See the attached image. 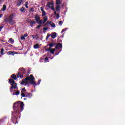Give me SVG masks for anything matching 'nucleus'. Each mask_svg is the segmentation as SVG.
<instances>
[{
    "instance_id": "obj_4",
    "label": "nucleus",
    "mask_w": 125,
    "mask_h": 125,
    "mask_svg": "<svg viewBox=\"0 0 125 125\" xmlns=\"http://www.w3.org/2000/svg\"><path fill=\"white\" fill-rule=\"evenodd\" d=\"M8 22L10 25H14L15 22L13 21V15H10L9 17Z\"/></svg>"
},
{
    "instance_id": "obj_5",
    "label": "nucleus",
    "mask_w": 125,
    "mask_h": 125,
    "mask_svg": "<svg viewBox=\"0 0 125 125\" xmlns=\"http://www.w3.org/2000/svg\"><path fill=\"white\" fill-rule=\"evenodd\" d=\"M40 10L42 12V16H44L45 15H46V13L45 12V11H44V7H41L40 8Z\"/></svg>"
},
{
    "instance_id": "obj_23",
    "label": "nucleus",
    "mask_w": 125,
    "mask_h": 125,
    "mask_svg": "<svg viewBox=\"0 0 125 125\" xmlns=\"http://www.w3.org/2000/svg\"><path fill=\"white\" fill-rule=\"evenodd\" d=\"M2 10L3 11H5V10H6V5H4L3 6V8H2Z\"/></svg>"
},
{
    "instance_id": "obj_32",
    "label": "nucleus",
    "mask_w": 125,
    "mask_h": 125,
    "mask_svg": "<svg viewBox=\"0 0 125 125\" xmlns=\"http://www.w3.org/2000/svg\"><path fill=\"white\" fill-rule=\"evenodd\" d=\"M29 4V3L28 2H26V3H25V7H26V8H29V7H28V4Z\"/></svg>"
},
{
    "instance_id": "obj_37",
    "label": "nucleus",
    "mask_w": 125,
    "mask_h": 125,
    "mask_svg": "<svg viewBox=\"0 0 125 125\" xmlns=\"http://www.w3.org/2000/svg\"><path fill=\"white\" fill-rule=\"evenodd\" d=\"M50 34H48L46 37V40H47V39H48L50 37Z\"/></svg>"
},
{
    "instance_id": "obj_31",
    "label": "nucleus",
    "mask_w": 125,
    "mask_h": 125,
    "mask_svg": "<svg viewBox=\"0 0 125 125\" xmlns=\"http://www.w3.org/2000/svg\"><path fill=\"white\" fill-rule=\"evenodd\" d=\"M49 46L50 47H53L54 46V43H51L49 45Z\"/></svg>"
},
{
    "instance_id": "obj_24",
    "label": "nucleus",
    "mask_w": 125,
    "mask_h": 125,
    "mask_svg": "<svg viewBox=\"0 0 125 125\" xmlns=\"http://www.w3.org/2000/svg\"><path fill=\"white\" fill-rule=\"evenodd\" d=\"M54 51H55V49H52L50 51V52L52 54H54Z\"/></svg>"
},
{
    "instance_id": "obj_7",
    "label": "nucleus",
    "mask_w": 125,
    "mask_h": 125,
    "mask_svg": "<svg viewBox=\"0 0 125 125\" xmlns=\"http://www.w3.org/2000/svg\"><path fill=\"white\" fill-rule=\"evenodd\" d=\"M8 55H14V54H17V52L9 51L7 53Z\"/></svg>"
},
{
    "instance_id": "obj_20",
    "label": "nucleus",
    "mask_w": 125,
    "mask_h": 125,
    "mask_svg": "<svg viewBox=\"0 0 125 125\" xmlns=\"http://www.w3.org/2000/svg\"><path fill=\"white\" fill-rule=\"evenodd\" d=\"M20 92L19 91H16L15 93L13 94V95H19Z\"/></svg>"
},
{
    "instance_id": "obj_49",
    "label": "nucleus",
    "mask_w": 125,
    "mask_h": 125,
    "mask_svg": "<svg viewBox=\"0 0 125 125\" xmlns=\"http://www.w3.org/2000/svg\"><path fill=\"white\" fill-rule=\"evenodd\" d=\"M24 100H26V98H24Z\"/></svg>"
},
{
    "instance_id": "obj_2",
    "label": "nucleus",
    "mask_w": 125,
    "mask_h": 125,
    "mask_svg": "<svg viewBox=\"0 0 125 125\" xmlns=\"http://www.w3.org/2000/svg\"><path fill=\"white\" fill-rule=\"evenodd\" d=\"M13 109L17 113H21L24 110V103L20 101L16 102L14 104Z\"/></svg>"
},
{
    "instance_id": "obj_45",
    "label": "nucleus",
    "mask_w": 125,
    "mask_h": 125,
    "mask_svg": "<svg viewBox=\"0 0 125 125\" xmlns=\"http://www.w3.org/2000/svg\"><path fill=\"white\" fill-rule=\"evenodd\" d=\"M54 12V15H56L57 14H56V12L55 11Z\"/></svg>"
},
{
    "instance_id": "obj_28",
    "label": "nucleus",
    "mask_w": 125,
    "mask_h": 125,
    "mask_svg": "<svg viewBox=\"0 0 125 125\" xmlns=\"http://www.w3.org/2000/svg\"><path fill=\"white\" fill-rule=\"evenodd\" d=\"M62 24H63V22L62 21H60L59 22V25L60 26H62Z\"/></svg>"
},
{
    "instance_id": "obj_9",
    "label": "nucleus",
    "mask_w": 125,
    "mask_h": 125,
    "mask_svg": "<svg viewBox=\"0 0 125 125\" xmlns=\"http://www.w3.org/2000/svg\"><path fill=\"white\" fill-rule=\"evenodd\" d=\"M36 23H37V24H42V23H43V20L42 19H41V20H40L38 21H36Z\"/></svg>"
},
{
    "instance_id": "obj_17",
    "label": "nucleus",
    "mask_w": 125,
    "mask_h": 125,
    "mask_svg": "<svg viewBox=\"0 0 125 125\" xmlns=\"http://www.w3.org/2000/svg\"><path fill=\"white\" fill-rule=\"evenodd\" d=\"M9 42L10 43H12V44L14 43V40L12 39V38H10Z\"/></svg>"
},
{
    "instance_id": "obj_44",
    "label": "nucleus",
    "mask_w": 125,
    "mask_h": 125,
    "mask_svg": "<svg viewBox=\"0 0 125 125\" xmlns=\"http://www.w3.org/2000/svg\"><path fill=\"white\" fill-rule=\"evenodd\" d=\"M2 29V27H0V31H1Z\"/></svg>"
},
{
    "instance_id": "obj_36",
    "label": "nucleus",
    "mask_w": 125,
    "mask_h": 125,
    "mask_svg": "<svg viewBox=\"0 0 125 125\" xmlns=\"http://www.w3.org/2000/svg\"><path fill=\"white\" fill-rule=\"evenodd\" d=\"M21 90L22 91H23V92H24V91H27V90H26V89H25V88H21Z\"/></svg>"
},
{
    "instance_id": "obj_8",
    "label": "nucleus",
    "mask_w": 125,
    "mask_h": 125,
    "mask_svg": "<svg viewBox=\"0 0 125 125\" xmlns=\"http://www.w3.org/2000/svg\"><path fill=\"white\" fill-rule=\"evenodd\" d=\"M43 24H44L46 22V21H47V16H45L44 17V18H43Z\"/></svg>"
},
{
    "instance_id": "obj_48",
    "label": "nucleus",
    "mask_w": 125,
    "mask_h": 125,
    "mask_svg": "<svg viewBox=\"0 0 125 125\" xmlns=\"http://www.w3.org/2000/svg\"><path fill=\"white\" fill-rule=\"evenodd\" d=\"M1 1V0H0V2Z\"/></svg>"
},
{
    "instance_id": "obj_39",
    "label": "nucleus",
    "mask_w": 125,
    "mask_h": 125,
    "mask_svg": "<svg viewBox=\"0 0 125 125\" xmlns=\"http://www.w3.org/2000/svg\"><path fill=\"white\" fill-rule=\"evenodd\" d=\"M40 27H42L41 25H38V26L36 27V29H39V28H40Z\"/></svg>"
},
{
    "instance_id": "obj_14",
    "label": "nucleus",
    "mask_w": 125,
    "mask_h": 125,
    "mask_svg": "<svg viewBox=\"0 0 125 125\" xmlns=\"http://www.w3.org/2000/svg\"><path fill=\"white\" fill-rule=\"evenodd\" d=\"M25 94L26 97H32V94L30 93H26Z\"/></svg>"
},
{
    "instance_id": "obj_38",
    "label": "nucleus",
    "mask_w": 125,
    "mask_h": 125,
    "mask_svg": "<svg viewBox=\"0 0 125 125\" xmlns=\"http://www.w3.org/2000/svg\"><path fill=\"white\" fill-rule=\"evenodd\" d=\"M23 36L25 38H26V37H28V34L25 33Z\"/></svg>"
},
{
    "instance_id": "obj_42",
    "label": "nucleus",
    "mask_w": 125,
    "mask_h": 125,
    "mask_svg": "<svg viewBox=\"0 0 125 125\" xmlns=\"http://www.w3.org/2000/svg\"><path fill=\"white\" fill-rule=\"evenodd\" d=\"M3 16V14H0V18H1V17H2Z\"/></svg>"
},
{
    "instance_id": "obj_43",
    "label": "nucleus",
    "mask_w": 125,
    "mask_h": 125,
    "mask_svg": "<svg viewBox=\"0 0 125 125\" xmlns=\"http://www.w3.org/2000/svg\"><path fill=\"white\" fill-rule=\"evenodd\" d=\"M19 1H21L22 2H23V1H24L23 0H18Z\"/></svg>"
},
{
    "instance_id": "obj_41",
    "label": "nucleus",
    "mask_w": 125,
    "mask_h": 125,
    "mask_svg": "<svg viewBox=\"0 0 125 125\" xmlns=\"http://www.w3.org/2000/svg\"><path fill=\"white\" fill-rule=\"evenodd\" d=\"M47 60H48V58L46 57V58L45 59V61H47Z\"/></svg>"
},
{
    "instance_id": "obj_47",
    "label": "nucleus",
    "mask_w": 125,
    "mask_h": 125,
    "mask_svg": "<svg viewBox=\"0 0 125 125\" xmlns=\"http://www.w3.org/2000/svg\"><path fill=\"white\" fill-rule=\"evenodd\" d=\"M38 84H40V83H38Z\"/></svg>"
},
{
    "instance_id": "obj_12",
    "label": "nucleus",
    "mask_w": 125,
    "mask_h": 125,
    "mask_svg": "<svg viewBox=\"0 0 125 125\" xmlns=\"http://www.w3.org/2000/svg\"><path fill=\"white\" fill-rule=\"evenodd\" d=\"M39 47H40V45L38 44H36L33 46V48H34V49H38Z\"/></svg>"
},
{
    "instance_id": "obj_10",
    "label": "nucleus",
    "mask_w": 125,
    "mask_h": 125,
    "mask_svg": "<svg viewBox=\"0 0 125 125\" xmlns=\"http://www.w3.org/2000/svg\"><path fill=\"white\" fill-rule=\"evenodd\" d=\"M20 12L24 13V12H25L26 10H25L24 7H22L20 8Z\"/></svg>"
},
{
    "instance_id": "obj_30",
    "label": "nucleus",
    "mask_w": 125,
    "mask_h": 125,
    "mask_svg": "<svg viewBox=\"0 0 125 125\" xmlns=\"http://www.w3.org/2000/svg\"><path fill=\"white\" fill-rule=\"evenodd\" d=\"M51 22H47L46 23V24H45V25H44L43 26V27H45V26H46V25H51Z\"/></svg>"
},
{
    "instance_id": "obj_6",
    "label": "nucleus",
    "mask_w": 125,
    "mask_h": 125,
    "mask_svg": "<svg viewBox=\"0 0 125 125\" xmlns=\"http://www.w3.org/2000/svg\"><path fill=\"white\" fill-rule=\"evenodd\" d=\"M55 48L56 49H58V48H62V45L59 43H58L56 46V47Z\"/></svg>"
},
{
    "instance_id": "obj_33",
    "label": "nucleus",
    "mask_w": 125,
    "mask_h": 125,
    "mask_svg": "<svg viewBox=\"0 0 125 125\" xmlns=\"http://www.w3.org/2000/svg\"><path fill=\"white\" fill-rule=\"evenodd\" d=\"M25 37L24 36H22L21 37V40H24V41H25Z\"/></svg>"
},
{
    "instance_id": "obj_21",
    "label": "nucleus",
    "mask_w": 125,
    "mask_h": 125,
    "mask_svg": "<svg viewBox=\"0 0 125 125\" xmlns=\"http://www.w3.org/2000/svg\"><path fill=\"white\" fill-rule=\"evenodd\" d=\"M20 71H21L23 74H25L26 73V70H25V69L23 68H20L19 69Z\"/></svg>"
},
{
    "instance_id": "obj_46",
    "label": "nucleus",
    "mask_w": 125,
    "mask_h": 125,
    "mask_svg": "<svg viewBox=\"0 0 125 125\" xmlns=\"http://www.w3.org/2000/svg\"><path fill=\"white\" fill-rule=\"evenodd\" d=\"M20 77L21 79H22V78H23V75H21Z\"/></svg>"
},
{
    "instance_id": "obj_34",
    "label": "nucleus",
    "mask_w": 125,
    "mask_h": 125,
    "mask_svg": "<svg viewBox=\"0 0 125 125\" xmlns=\"http://www.w3.org/2000/svg\"><path fill=\"white\" fill-rule=\"evenodd\" d=\"M56 19H58V18H59V14H57L56 15Z\"/></svg>"
},
{
    "instance_id": "obj_18",
    "label": "nucleus",
    "mask_w": 125,
    "mask_h": 125,
    "mask_svg": "<svg viewBox=\"0 0 125 125\" xmlns=\"http://www.w3.org/2000/svg\"><path fill=\"white\" fill-rule=\"evenodd\" d=\"M49 5L51 6V9L53 11H55V9H54V8L53 7V4L50 3H49Z\"/></svg>"
},
{
    "instance_id": "obj_22",
    "label": "nucleus",
    "mask_w": 125,
    "mask_h": 125,
    "mask_svg": "<svg viewBox=\"0 0 125 125\" xmlns=\"http://www.w3.org/2000/svg\"><path fill=\"white\" fill-rule=\"evenodd\" d=\"M56 10L57 11H59V10H60V6H59V5H57V6L56 7Z\"/></svg>"
},
{
    "instance_id": "obj_26",
    "label": "nucleus",
    "mask_w": 125,
    "mask_h": 125,
    "mask_svg": "<svg viewBox=\"0 0 125 125\" xmlns=\"http://www.w3.org/2000/svg\"><path fill=\"white\" fill-rule=\"evenodd\" d=\"M29 23H30V24H31L32 25H34L35 24H36V22H35V21H31Z\"/></svg>"
},
{
    "instance_id": "obj_40",
    "label": "nucleus",
    "mask_w": 125,
    "mask_h": 125,
    "mask_svg": "<svg viewBox=\"0 0 125 125\" xmlns=\"http://www.w3.org/2000/svg\"><path fill=\"white\" fill-rule=\"evenodd\" d=\"M67 31V28L62 30V33H63V32H65V31Z\"/></svg>"
},
{
    "instance_id": "obj_25",
    "label": "nucleus",
    "mask_w": 125,
    "mask_h": 125,
    "mask_svg": "<svg viewBox=\"0 0 125 125\" xmlns=\"http://www.w3.org/2000/svg\"><path fill=\"white\" fill-rule=\"evenodd\" d=\"M21 96H22V97H26V94H25V93H24V92L23 91H21Z\"/></svg>"
},
{
    "instance_id": "obj_1",
    "label": "nucleus",
    "mask_w": 125,
    "mask_h": 125,
    "mask_svg": "<svg viewBox=\"0 0 125 125\" xmlns=\"http://www.w3.org/2000/svg\"><path fill=\"white\" fill-rule=\"evenodd\" d=\"M21 84L23 85L25 84L27 85V84H32V85H34L36 86L37 85V83L35 82V77L32 75H30V76L27 77L25 78V79L23 80L21 82Z\"/></svg>"
},
{
    "instance_id": "obj_13",
    "label": "nucleus",
    "mask_w": 125,
    "mask_h": 125,
    "mask_svg": "<svg viewBox=\"0 0 125 125\" xmlns=\"http://www.w3.org/2000/svg\"><path fill=\"white\" fill-rule=\"evenodd\" d=\"M19 76H17V77H16V75L13 74L11 76V78L12 79H14V80H16V79H17V78H19Z\"/></svg>"
},
{
    "instance_id": "obj_27",
    "label": "nucleus",
    "mask_w": 125,
    "mask_h": 125,
    "mask_svg": "<svg viewBox=\"0 0 125 125\" xmlns=\"http://www.w3.org/2000/svg\"><path fill=\"white\" fill-rule=\"evenodd\" d=\"M56 4H60V0H56Z\"/></svg>"
},
{
    "instance_id": "obj_16",
    "label": "nucleus",
    "mask_w": 125,
    "mask_h": 125,
    "mask_svg": "<svg viewBox=\"0 0 125 125\" xmlns=\"http://www.w3.org/2000/svg\"><path fill=\"white\" fill-rule=\"evenodd\" d=\"M51 37L52 38V39H55V38H56V33L54 32V33L52 34Z\"/></svg>"
},
{
    "instance_id": "obj_35",
    "label": "nucleus",
    "mask_w": 125,
    "mask_h": 125,
    "mask_svg": "<svg viewBox=\"0 0 125 125\" xmlns=\"http://www.w3.org/2000/svg\"><path fill=\"white\" fill-rule=\"evenodd\" d=\"M50 50H51V47L49 48L48 49H46V51H50Z\"/></svg>"
},
{
    "instance_id": "obj_19",
    "label": "nucleus",
    "mask_w": 125,
    "mask_h": 125,
    "mask_svg": "<svg viewBox=\"0 0 125 125\" xmlns=\"http://www.w3.org/2000/svg\"><path fill=\"white\" fill-rule=\"evenodd\" d=\"M23 2L21 1H18V2L17 3V5H18V6H20V5H21V3H22Z\"/></svg>"
},
{
    "instance_id": "obj_29",
    "label": "nucleus",
    "mask_w": 125,
    "mask_h": 125,
    "mask_svg": "<svg viewBox=\"0 0 125 125\" xmlns=\"http://www.w3.org/2000/svg\"><path fill=\"white\" fill-rule=\"evenodd\" d=\"M50 25H51V26L52 27V28H55V24H54L53 23H51Z\"/></svg>"
},
{
    "instance_id": "obj_3",
    "label": "nucleus",
    "mask_w": 125,
    "mask_h": 125,
    "mask_svg": "<svg viewBox=\"0 0 125 125\" xmlns=\"http://www.w3.org/2000/svg\"><path fill=\"white\" fill-rule=\"evenodd\" d=\"M9 82L11 83V87L10 88V91L11 92H12L13 91V88L15 89L16 87H17V84L15 83V82H14V80L13 79H9Z\"/></svg>"
},
{
    "instance_id": "obj_15",
    "label": "nucleus",
    "mask_w": 125,
    "mask_h": 125,
    "mask_svg": "<svg viewBox=\"0 0 125 125\" xmlns=\"http://www.w3.org/2000/svg\"><path fill=\"white\" fill-rule=\"evenodd\" d=\"M47 30H48V27H44L43 28V33H46V31H47Z\"/></svg>"
},
{
    "instance_id": "obj_11",
    "label": "nucleus",
    "mask_w": 125,
    "mask_h": 125,
    "mask_svg": "<svg viewBox=\"0 0 125 125\" xmlns=\"http://www.w3.org/2000/svg\"><path fill=\"white\" fill-rule=\"evenodd\" d=\"M35 19L36 21V22H38V21L40 20V16L39 15H36L35 17Z\"/></svg>"
}]
</instances>
